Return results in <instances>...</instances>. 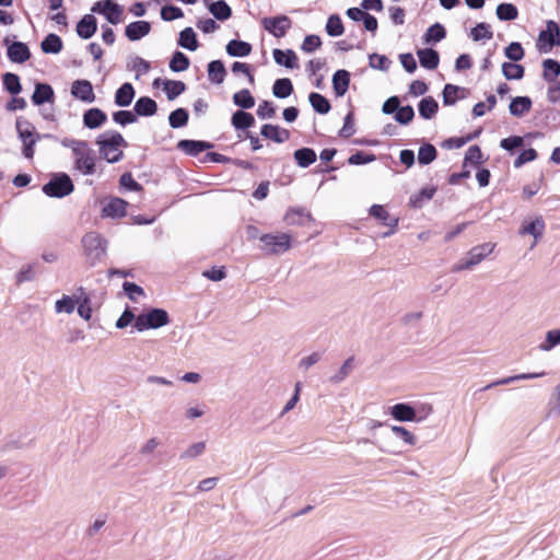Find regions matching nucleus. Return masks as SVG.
Wrapping results in <instances>:
<instances>
[{"instance_id":"obj_1","label":"nucleus","mask_w":560,"mask_h":560,"mask_svg":"<svg viewBox=\"0 0 560 560\" xmlns=\"http://www.w3.org/2000/svg\"><path fill=\"white\" fill-rule=\"evenodd\" d=\"M54 311L57 315H71L77 311L80 318L89 322L93 316L92 300L89 292L79 287L71 294L59 295L54 303Z\"/></svg>"},{"instance_id":"obj_2","label":"nucleus","mask_w":560,"mask_h":560,"mask_svg":"<svg viewBox=\"0 0 560 560\" xmlns=\"http://www.w3.org/2000/svg\"><path fill=\"white\" fill-rule=\"evenodd\" d=\"M61 145L69 148L73 154L74 170L83 175H92L95 172L96 159L93 150L89 147L85 141L75 139H63Z\"/></svg>"},{"instance_id":"obj_3","label":"nucleus","mask_w":560,"mask_h":560,"mask_svg":"<svg viewBox=\"0 0 560 560\" xmlns=\"http://www.w3.org/2000/svg\"><path fill=\"white\" fill-rule=\"evenodd\" d=\"M546 222L540 214H528L521 221L517 234L534 248L544 237Z\"/></svg>"},{"instance_id":"obj_4","label":"nucleus","mask_w":560,"mask_h":560,"mask_svg":"<svg viewBox=\"0 0 560 560\" xmlns=\"http://www.w3.org/2000/svg\"><path fill=\"white\" fill-rule=\"evenodd\" d=\"M96 143L100 147L101 155L108 163L118 162L126 147V141L120 133H103L98 137Z\"/></svg>"},{"instance_id":"obj_5","label":"nucleus","mask_w":560,"mask_h":560,"mask_svg":"<svg viewBox=\"0 0 560 560\" xmlns=\"http://www.w3.org/2000/svg\"><path fill=\"white\" fill-rule=\"evenodd\" d=\"M171 323L170 315L164 308L152 307L143 311L136 318L135 328L142 332L150 329H160Z\"/></svg>"},{"instance_id":"obj_6","label":"nucleus","mask_w":560,"mask_h":560,"mask_svg":"<svg viewBox=\"0 0 560 560\" xmlns=\"http://www.w3.org/2000/svg\"><path fill=\"white\" fill-rule=\"evenodd\" d=\"M86 260L90 265L100 261L106 252L105 241L96 233H89L82 240Z\"/></svg>"},{"instance_id":"obj_7","label":"nucleus","mask_w":560,"mask_h":560,"mask_svg":"<svg viewBox=\"0 0 560 560\" xmlns=\"http://www.w3.org/2000/svg\"><path fill=\"white\" fill-rule=\"evenodd\" d=\"M262 249L269 254H282L291 248L292 237L288 233L264 234Z\"/></svg>"},{"instance_id":"obj_8","label":"nucleus","mask_w":560,"mask_h":560,"mask_svg":"<svg viewBox=\"0 0 560 560\" xmlns=\"http://www.w3.org/2000/svg\"><path fill=\"white\" fill-rule=\"evenodd\" d=\"M555 45H560V28L556 22L548 21L538 35L536 47L540 52L548 54Z\"/></svg>"},{"instance_id":"obj_9","label":"nucleus","mask_w":560,"mask_h":560,"mask_svg":"<svg viewBox=\"0 0 560 560\" xmlns=\"http://www.w3.org/2000/svg\"><path fill=\"white\" fill-rule=\"evenodd\" d=\"M43 190L50 197L61 198L73 191V184L67 174H60L47 183Z\"/></svg>"},{"instance_id":"obj_10","label":"nucleus","mask_w":560,"mask_h":560,"mask_svg":"<svg viewBox=\"0 0 560 560\" xmlns=\"http://www.w3.org/2000/svg\"><path fill=\"white\" fill-rule=\"evenodd\" d=\"M388 415L398 422H419L422 418H419L416 409L406 402H398L389 407Z\"/></svg>"},{"instance_id":"obj_11","label":"nucleus","mask_w":560,"mask_h":560,"mask_svg":"<svg viewBox=\"0 0 560 560\" xmlns=\"http://www.w3.org/2000/svg\"><path fill=\"white\" fill-rule=\"evenodd\" d=\"M16 129L19 132V137L24 145L23 153H24L25 158H27V159L33 158V154H34L33 144L36 142V139L34 138L33 127L26 120L18 119Z\"/></svg>"},{"instance_id":"obj_12","label":"nucleus","mask_w":560,"mask_h":560,"mask_svg":"<svg viewBox=\"0 0 560 560\" xmlns=\"http://www.w3.org/2000/svg\"><path fill=\"white\" fill-rule=\"evenodd\" d=\"M92 11L103 14L112 24H117L121 20L122 9L113 0L96 2Z\"/></svg>"},{"instance_id":"obj_13","label":"nucleus","mask_w":560,"mask_h":560,"mask_svg":"<svg viewBox=\"0 0 560 560\" xmlns=\"http://www.w3.org/2000/svg\"><path fill=\"white\" fill-rule=\"evenodd\" d=\"M261 24L266 31L276 37H282L291 27V21L288 16L281 15L276 18H265Z\"/></svg>"},{"instance_id":"obj_14","label":"nucleus","mask_w":560,"mask_h":560,"mask_svg":"<svg viewBox=\"0 0 560 560\" xmlns=\"http://www.w3.org/2000/svg\"><path fill=\"white\" fill-rule=\"evenodd\" d=\"M71 95L86 104L95 101L92 83L88 80H75L71 85Z\"/></svg>"},{"instance_id":"obj_15","label":"nucleus","mask_w":560,"mask_h":560,"mask_svg":"<svg viewBox=\"0 0 560 560\" xmlns=\"http://www.w3.org/2000/svg\"><path fill=\"white\" fill-rule=\"evenodd\" d=\"M127 206H128V202L120 198H117V197L110 198L105 202V205L102 209V214L104 217H108V218H113V219L122 218L126 214Z\"/></svg>"},{"instance_id":"obj_16","label":"nucleus","mask_w":560,"mask_h":560,"mask_svg":"<svg viewBox=\"0 0 560 560\" xmlns=\"http://www.w3.org/2000/svg\"><path fill=\"white\" fill-rule=\"evenodd\" d=\"M495 245L493 243H485L475 246L469 253L466 261V267H471L481 262L485 258L490 256L494 250Z\"/></svg>"},{"instance_id":"obj_17","label":"nucleus","mask_w":560,"mask_h":560,"mask_svg":"<svg viewBox=\"0 0 560 560\" xmlns=\"http://www.w3.org/2000/svg\"><path fill=\"white\" fill-rule=\"evenodd\" d=\"M370 213L375 219L383 222L384 225L390 228V232L386 233L385 235H389L394 232L395 228L398 224V218L392 217L383 206L374 205L370 209Z\"/></svg>"},{"instance_id":"obj_18","label":"nucleus","mask_w":560,"mask_h":560,"mask_svg":"<svg viewBox=\"0 0 560 560\" xmlns=\"http://www.w3.org/2000/svg\"><path fill=\"white\" fill-rule=\"evenodd\" d=\"M154 85L162 86L168 100H174L185 90V84L182 81L158 79L154 81Z\"/></svg>"},{"instance_id":"obj_19","label":"nucleus","mask_w":560,"mask_h":560,"mask_svg":"<svg viewBox=\"0 0 560 560\" xmlns=\"http://www.w3.org/2000/svg\"><path fill=\"white\" fill-rule=\"evenodd\" d=\"M151 25L147 21H137L127 25L125 34L130 40H138L150 33Z\"/></svg>"},{"instance_id":"obj_20","label":"nucleus","mask_w":560,"mask_h":560,"mask_svg":"<svg viewBox=\"0 0 560 560\" xmlns=\"http://www.w3.org/2000/svg\"><path fill=\"white\" fill-rule=\"evenodd\" d=\"M390 432L404 444L413 447L418 443L417 435L406 427L393 424Z\"/></svg>"},{"instance_id":"obj_21","label":"nucleus","mask_w":560,"mask_h":560,"mask_svg":"<svg viewBox=\"0 0 560 560\" xmlns=\"http://www.w3.org/2000/svg\"><path fill=\"white\" fill-rule=\"evenodd\" d=\"M96 19L91 15H84L77 25V33L80 37L88 39L96 32Z\"/></svg>"},{"instance_id":"obj_22","label":"nucleus","mask_w":560,"mask_h":560,"mask_svg":"<svg viewBox=\"0 0 560 560\" xmlns=\"http://www.w3.org/2000/svg\"><path fill=\"white\" fill-rule=\"evenodd\" d=\"M261 135L277 143L285 142L290 137V133L287 129L269 124L262 126Z\"/></svg>"},{"instance_id":"obj_23","label":"nucleus","mask_w":560,"mask_h":560,"mask_svg":"<svg viewBox=\"0 0 560 560\" xmlns=\"http://www.w3.org/2000/svg\"><path fill=\"white\" fill-rule=\"evenodd\" d=\"M532 108V101L527 96L514 97L509 106L511 115L522 117L527 114Z\"/></svg>"},{"instance_id":"obj_24","label":"nucleus","mask_w":560,"mask_h":560,"mask_svg":"<svg viewBox=\"0 0 560 560\" xmlns=\"http://www.w3.org/2000/svg\"><path fill=\"white\" fill-rule=\"evenodd\" d=\"M275 61L280 65L284 66L287 68H296L298 67V57L295 52L291 49L288 50H281V49H275L272 51Z\"/></svg>"},{"instance_id":"obj_25","label":"nucleus","mask_w":560,"mask_h":560,"mask_svg":"<svg viewBox=\"0 0 560 560\" xmlns=\"http://www.w3.org/2000/svg\"><path fill=\"white\" fill-rule=\"evenodd\" d=\"M350 83V74L346 70H338L332 77V85L336 94L342 96Z\"/></svg>"},{"instance_id":"obj_26","label":"nucleus","mask_w":560,"mask_h":560,"mask_svg":"<svg viewBox=\"0 0 560 560\" xmlns=\"http://www.w3.org/2000/svg\"><path fill=\"white\" fill-rule=\"evenodd\" d=\"M105 120L106 115L98 108H91L83 116L84 125L91 129L100 127Z\"/></svg>"},{"instance_id":"obj_27","label":"nucleus","mask_w":560,"mask_h":560,"mask_svg":"<svg viewBox=\"0 0 560 560\" xmlns=\"http://www.w3.org/2000/svg\"><path fill=\"white\" fill-rule=\"evenodd\" d=\"M8 56L14 62H23L28 59L30 51L25 44L18 42L9 46Z\"/></svg>"},{"instance_id":"obj_28","label":"nucleus","mask_w":560,"mask_h":560,"mask_svg":"<svg viewBox=\"0 0 560 560\" xmlns=\"http://www.w3.org/2000/svg\"><path fill=\"white\" fill-rule=\"evenodd\" d=\"M417 54L423 68L435 69L438 67L440 58L435 50L429 48L419 49Z\"/></svg>"},{"instance_id":"obj_29","label":"nucleus","mask_w":560,"mask_h":560,"mask_svg":"<svg viewBox=\"0 0 560 560\" xmlns=\"http://www.w3.org/2000/svg\"><path fill=\"white\" fill-rule=\"evenodd\" d=\"M225 74L226 71L222 61L214 60L208 65V75L211 82L221 84L224 81Z\"/></svg>"},{"instance_id":"obj_30","label":"nucleus","mask_w":560,"mask_h":560,"mask_svg":"<svg viewBox=\"0 0 560 560\" xmlns=\"http://www.w3.org/2000/svg\"><path fill=\"white\" fill-rule=\"evenodd\" d=\"M252 51V46L247 42L231 40L226 45V52L233 57H245Z\"/></svg>"},{"instance_id":"obj_31","label":"nucleus","mask_w":560,"mask_h":560,"mask_svg":"<svg viewBox=\"0 0 560 560\" xmlns=\"http://www.w3.org/2000/svg\"><path fill=\"white\" fill-rule=\"evenodd\" d=\"M135 96L133 88L130 83L122 84L116 92L115 102L118 106H128Z\"/></svg>"},{"instance_id":"obj_32","label":"nucleus","mask_w":560,"mask_h":560,"mask_svg":"<svg viewBox=\"0 0 560 560\" xmlns=\"http://www.w3.org/2000/svg\"><path fill=\"white\" fill-rule=\"evenodd\" d=\"M439 105L436 101L431 97H424L419 103V114L424 119H431L438 112Z\"/></svg>"},{"instance_id":"obj_33","label":"nucleus","mask_w":560,"mask_h":560,"mask_svg":"<svg viewBox=\"0 0 560 560\" xmlns=\"http://www.w3.org/2000/svg\"><path fill=\"white\" fill-rule=\"evenodd\" d=\"M178 44L186 49L195 51L198 48L196 34L191 27L183 30L179 34Z\"/></svg>"},{"instance_id":"obj_34","label":"nucleus","mask_w":560,"mask_h":560,"mask_svg":"<svg viewBox=\"0 0 560 560\" xmlns=\"http://www.w3.org/2000/svg\"><path fill=\"white\" fill-rule=\"evenodd\" d=\"M54 96L52 89L47 84H37L32 96L33 102L36 105H40L45 102H49Z\"/></svg>"},{"instance_id":"obj_35","label":"nucleus","mask_w":560,"mask_h":560,"mask_svg":"<svg viewBox=\"0 0 560 560\" xmlns=\"http://www.w3.org/2000/svg\"><path fill=\"white\" fill-rule=\"evenodd\" d=\"M560 345V328L550 329L546 332L545 340L540 343L539 349L544 352L551 351L556 346Z\"/></svg>"},{"instance_id":"obj_36","label":"nucleus","mask_w":560,"mask_h":560,"mask_svg":"<svg viewBox=\"0 0 560 560\" xmlns=\"http://www.w3.org/2000/svg\"><path fill=\"white\" fill-rule=\"evenodd\" d=\"M435 194V187H424L419 192L413 194L410 197V205L415 208H420L423 203L430 200Z\"/></svg>"},{"instance_id":"obj_37","label":"nucleus","mask_w":560,"mask_h":560,"mask_svg":"<svg viewBox=\"0 0 560 560\" xmlns=\"http://www.w3.org/2000/svg\"><path fill=\"white\" fill-rule=\"evenodd\" d=\"M209 10L215 19L222 21L228 20L232 13L231 8L222 0L211 3Z\"/></svg>"},{"instance_id":"obj_38","label":"nucleus","mask_w":560,"mask_h":560,"mask_svg":"<svg viewBox=\"0 0 560 560\" xmlns=\"http://www.w3.org/2000/svg\"><path fill=\"white\" fill-rule=\"evenodd\" d=\"M135 110L142 116H150L156 112V104L149 97H141L136 102Z\"/></svg>"},{"instance_id":"obj_39","label":"nucleus","mask_w":560,"mask_h":560,"mask_svg":"<svg viewBox=\"0 0 560 560\" xmlns=\"http://www.w3.org/2000/svg\"><path fill=\"white\" fill-rule=\"evenodd\" d=\"M209 145L202 141L182 140L178 142V148L184 152L195 155L205 151Z\"/></svg>"},{"instance_id":"obj_40","label":"nucleus","mask_w":560,"mask_h":560,"mask_svg":"<svg viewBox=\"0 0 560 560\" xmlns=\"http://www.w3.org/2000/svg\"><path fill=\"white\" fill-rule=\"evenodd\" d=\"M293 91L292 83L289 79H278L272 88V93L276 97L284 98L291 95Z\"/></svg>"},{"instance_id":"obj_41","label":"nucleus","mask_w":560,"mask_h":560,"mask_svg":"<svg viewBox=\"0 0 560 560\" xmlns=\"http://www.w3.org/2000/svg\"><path fill=\"white\" fill-rule=\"evenodd\" d=\"M254 124V117L252 114L238 110L232 116V125L236 129L249 128Z\"/></svg>"},{"instance_id":"obj_42","label":"nucleus","mask_w":560,"mask_h":560,"mask_svg":"<svg viewBox=\"0 0 560 560\" xmlns=\"http://www.w3.org/2000/svg\"><path fill=\"white\" fill-rule=\"evenodd\" d=\"M502 72L508 80H520L524 75V68L514 62H504L502 65Z\"/></svg>"},{"instance_id":"obj_43","label":"nucleus","mask_w":560,"mask_h":560,"mask_svg":"<svg viewBox=\"0 0 560 560\" xmlns=\"http://www.w3.org/2000/svg\"><path fill=\"white\" fill-rule=\"evenodd\" d=\"M206 415V406L203 404H190L184 410L185 420L192 422Z\"/></svg>"},{"instance_id":"obj_44","label":"nucleus","mask_w":560,"mask_h":560,"mask_svg":"<svg viewBox=\"0 0 560 560\" xmlns=\"http://www.w3.org/2000/svg\"><path fill=\"white\" fill-rule=\"evenodd\" d=\"M294 158L300 166L306 167L315 162L316 153L312 149L304 148L296 150L294 152Z\"/></svg>"},{"instance_id":"obj_45","label":"nucleus","mask_w":560,"mask_h":560,"mask_svg":"<svg viewBox=\"0 0 560 560\" xmlns=\"http://www.w3.org/2000/svg\"><path fill=\"white\" fill-rule=\"evenodd\" d=\"M62 43L59 36L49 34L42 43V49L46 54H57L61 50Z\"/></svg>"},{"instance_id":"obj_46","label":"nucleus","mask_w":560,"mask_h":560,"mask_svg":"<svg viewBox=\"0 0 560 560\" xmlns=\"http://www.w3.org/2000/svg\"><path fill=\"white\" fill-rule=\"evenodd\" d=\"M517 15L518 11L512 3H501L497 8V16L502 21L515 20Z\"/></svg>"},{"instance_id":"obj_47","label":"nucleus","mask_w":560,"mask_h":560,"mask_svg":"<svg viewBox=\"0 0 560 560\" xmlns=\"http://www.w3.org/2000/svg\"><path fill=\"white\" fill-rule=\"evenodd\" d=\"M445 37V28L440 24L435 23L430 26L424 34V43H438Z\"/></svg>"},{"instance_id":"obj_48","label":"nucleus","mask_w":560,"mask_h":560,"mask_svg":"<svg viewBox=\"0 0 560 560\" xmlns=\"http://www.w3.org/2000/svg\"><path fill=\"white\" fill-rule=\"evenodd\" d=\"M233 103L242 108H252L255 100L248 90H241L233 95Z\"/></svg>"},{"instance_id":"obj_49","label":"nucleus","mask_w":560,"mask_h":560,"mask_svg":"<svg viewBox=\"0 0 560 560\" xmlns=\"http://www.w3.org/2000/svg\"><path fill=\"white\" fill-rule=\"evenodd\" d=\"M308 98L313 108L319 114H326L329 112L330 105L323 95L318 93H311Z\"/></svg>"},{"instance_id":"obj_50","label":"nucleus","mask_w":560,"mask_h":560,"mask_svg":"<svg viewBox=\"0 0 560 560\" xmlns=\"http://www.w3.org/2000/svg\"><path fill=\"white\" fill-rule=\"evenodd\" d=\"M326 31L330 36H340L343 33L341 19L338 15H330L326 23Z\"/></svg>"},{"instance_id":"obj_51","label":"nucleus","mask_w":560,"mask_h":560,"mask_svg":"<svg viewBox=\"0 0 560 560\" xmlns=\"http://www.w3.org/2000/svg\"><path fill=\"white\" fill-rule=\"evenodd\" d=\"M544 77L547 80H553L560 74V63L553 59H546L542 63Z\"/></svg>"},{"instance_id":"obj_52","label":"nucleus","mask_w":560,"mask_h":560,"mask_svg":"<svg viewBox=\"0 0 560 560\" xmlns=\"http://www.w3.org/2000/svg\"><path fill=\"white\" fill-rule=\"evenodd\" d=\"M188 66V58L180 51L175 52L170 62V68L175 72L185 71Z\"/></svg>"},{"instance_id":"obj_53","label":"nucleus","mask_w":560,"mask_h":560,"mask_svg":"<svg viewBox=\"0 0 560 560\" xmlns=\"http://www.w3.org/2000/svg\"><path fill=\"white\" fill-rule=\"evenodd\" d=\"M187 120H188V114L183 108H178V109L174 110L173 113H171V115L168 117L170 125L173 128H179V127L185 126L187 124Z\"/></svg>"},{"instance_id":"obj_54","label":"nucleus","mask_w":560,"mask_h":560,"mask_svg":"<svg viewBox=\"0 0 560 560\" xmlns=\"http://www.w3.org/2000/svg\"><path fill=\"white\" fill-rule=\"evenodd\" d=\"M436 156V150L431 144H425L421 147L418 151V161L421 164L431 163Z\"/></svg>"},{"instance_id":"obj_55","label":"nucleus","mask_w":560,"mask_h":560,"mask_svg":"<svg viewBox=\"0 0 560 560\" xmlns=\"http://www.w3.org/2000/svg\"><path fill=\"white\" fill-rule=\"evenodd\" d=\"M206 451L205 442H195L190 444L183 453L184 458L192 459L201 456Z\"/></svg>"},{"instance_id":"obj_56","label":"nucleus","mask_w":560,"mask_h":560,"mask_svg":"<svg viewBox=\"0 0 560 560\" xmlns=\"http://www.w3.org/2000/svg\"><path fill=\"white\" fill-rule=\"evenodd\" d=\"M470 36L474 40L490 39L492 37V32L489 30L487 24L479 23L471 30Z\"/></svg>"},{"instance_id":"obj_57","label":"nucleus","mask_w":560,"mask_h":560,"mask_svg":"<svg viewBox=\"0 0 560 560\" xmlns=\"http://www.w3.org/2000/svg\"><path fill=\"white\" fill-rule=\"evenodd\" d=\"M3 85L11 94H18L21 91L20 79L13 73L4 74Z\"/></svg>"},{"instance_id":"obj_58","label":"nucleus","mask_w":560,"mask_h":560,"mask_svg":"<svg viewBox=\"0 0 560 560\" xmlns=\"http://www.w3.org/2000/svg\"><path fill=\"white\" fill-rule=\"evenodd\" d=\"M122 288L128 298L135 302L144 296L143 289L133 282H125Z\"/></svg>"},{"instance_id":"obj_59","label":"nucleus","mask_w":560,"mask_h":560,"mask_svg":"<svg viewBox=\"0 0 560 560\" xmlns=\"http://www.w3.org/2000/svg\"><path fill=\"white\" fill-rule=\"evenodd\" d=\"M415 116L413 108L411 106L399 107L395 114V120L399 124H409Z\"/></svg>"},{"instance_id":"obj_60","label":"nucleus","mask_w":560,"mask_h":560,"mask_svg":"<svg viewBox=\"0 0 560 560\" xmlns=\"http://www.w3.org/2000/svg\"><path fill=\"white\" fill-rule=\"evenodd\" d=\"M505 56L512 61H518L524 57V50L520 43H511L505 48Z\"/></svg>"},{"instance_id":"obj_61","label":"nucleus","mask_w":560,"mask_h":560,"mask_svg":"<svg viewBox=\"0 0 560 560\" xmlns=\"http://www.w3.org/2000/svg\"><path fill=\"white\" fill-rule=\"evenodd\" d=\"M161 446V440L158 436L148 439L140 447V454L143 456L152 455Z\"/></svg>"},{"instance_id":"obj_62","label":"nucleus","mask_w":560,"mask_h":560,"mask_svg":"<svg viewBox=\"0 0 560 560\" xmlns=\"http://www.w3.org/2000/svg\"><path fill=\"white\" fill-rule=\"evenodd\" d=\"M351 371L350 361L343 362V364L330 376V382L334 384H339L343 382Z\"/></svg>"},{"instance_id":"obj_63","label":"nucleus","mask_w":560,"mask_h":560,"mask_svg":"<svg viewBox=\"0 0 560 560\" xmlns=\"http://www.w3.org/2000/svg\"><path fill=\"white\" fill-rule=\"evenodd\" d=\"M183 15H184L183 11L179 8L174 7V5H165L161 10V18L164 21H173V20L182 18Z\"/></svg>"},{"instance_id":"obj_64","label":"nucleus","mask_w":560,"mask_h":560,"mask_svg":"<svg viewBox=\"0 0 560 560\" xmlns=\"http://www.w3.org/2000/svg\"><path fill=\"white\" fill-rule=\"evenodd\" d=\"M320 45H322V40L318 36L308 35L304 38L301 48L305 52H312V51L316 50L317 48H319Z\"/></svg>"}]
</instances>
